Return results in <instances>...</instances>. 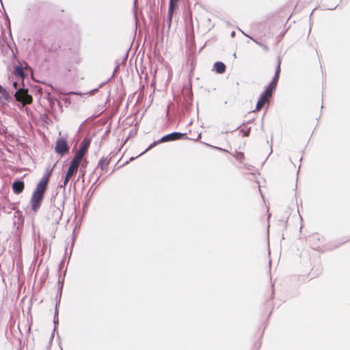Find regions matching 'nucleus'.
Listing matches in <instances>:
<instances>
[{
	"label": "nucleus",
	"mask_w": 350,
	"mask_h": 350,
	"mask_svg": "<svg viewBox=\"0 0 350 350\" xmlns=\"http://www.w3.org/2000/svg\"><path fill=\"white\" fill-rule=\"evenodd\" d=\"M178 0H170V5L168 9V20L170 22L172 21V15L174 9V3L178 1Z\"/></svg>",
	"instance_id": "16"
},
{
	"label": "nucleus",
	"mask_w": 350,
	"mask_h": 350,
	"mask_svg": "<svg viewBox=\"0 0 350 350\" xmlns=\"http://www.w3.org/2000/svg\"><path fill=\"white\" fill-rule=\"evenodd\" d=\"M78 168L79 167L70 164L66 172L67 177L71 178L74 174H75L77 172Z\"/></svg>",
	"instance_id": "15"
},
{
	"label": "nucleus",
	"mask_w": 350,
	"mask_h": 350,
	"mask_svg": "<svg viewBox=\"0 0 350 350\" xmlns=\"http://www.w3.org/2000/svg\"><path fill=\"white\" fill-rule=\"evenodd\" d=\"M215 148L217 149V150H219L221 151H223V152H228V150H225V149H223L221 148H219V147H215Z\"/></svg>",
	"instance_id": "22"
},
{
	"label": "nucleus",
	"mask_w": 350,
	"mask_h": 350,
	"mask_svg": "<svg viewBox=\"0 0 350 350\" xmlns=\"http://www.w3.org/2000/svg\"><path fill=\"white\" fill-rule=\"evenodd\" d=\"M10 333L16 338V340L21 342L19 336L21 335V329H9Z\"/></svg>",
	"instance_id": "17"
},
{
	"label": "nucleus",
	"mask_w": 350,
	"mask_h": 350,
	"mask_svg": "<svg viewBox=\"0 0 350 350\" xmlns=\"http://www.w3.org/2000/svg\"><path fill=\"white\" fill-rule=\"evenodd\" d=\"M64 279V277L62 278V275L59 276L58 283L59 284L60 291H62V289L63 288Z\"/></svg>",
	"instance_id": "20"
},
{
	"label": "nucleus",
	"mask_w": 350,
	"mask_h": 350,
	"mask_svg": "<svg viewBox=\"0 0 350 350\" xmlns=\"http://www.w3.org/2000/svg\"><path fill=\"white\" fill-rule=\"evenodd\" d=\"M280 72V61L278 62L276 70L275 75L271 81V83L267 85L268 88L275 90L277 86V83L279 79V75Z\"/></svg>",
	"instance_id": "8"
},
{
	"label": "nucleus",
	"mask_w": 350,
	"mask_h": 350,
	"mask_svg": "<svg viewBox=\"0 0 350 350\" xmlns=\"http://www.w3.org/2000/svg\"><path fill=\"white\" fill-rule=\"evenodd\" d=\"M214 69L218 74H222L226 70V66L221 62H217L214 64Z\"/></svg>",
	"instance_id": "11"
},
{
	"label": "nucleus",
	"mask_w": 350,
	"mask_h": 350,
	"mask_svg": "<svg viewBox=\"0 0 350 350\" xmlns=\"http://www.w3.org/2000/svg\"><path fill=\"white\" fill-rule=\"evenodd\" d=\"M185 135H186V133H179V132H173L172 133L167 134V135L162 137L157 142H154L152 144H150L146 149V150L144 152L150 150L152 148H153L154 146H156L159 143L177 140V139H180L181 137H183Z\"/></svg>",
	"instance_id": "1"
},
{
	"label": "nucleus",
	"mask_w": 350,
	"mask_h": 350,
	"mask_svg": "<svg viewBox=\"0 0 350 350\" xmlns=\"http://www.w3.org/2000/svg\"><path fill=\"white\" fill-rule=\"evenodd\" d=\"M107 165L108 161H107L106 159H102L99 161L98 166H100L102 170L104 168V167L107 166Z\"/></svg>",
	"instance_id": "19"
},
{
	"label": "nucleus",
	"mask_w": 350,
	"mask_h": 350,
	"mask_svg": "<svg viewBox=\"0 0 350 350\" xmlns=\"http://www.w3.org/2000/svg\"><path fill=\"white\" fill-rule=\"evenodd\" d=\"M10 98L8 91L0 85V102H5Z\"/></svg>",
	"instance_id": "13"
},
{
	"label": "nucleus",
	"mask_w": 350,
	"mask_h": 350,
	"mask_svg": "<svg viewBox=\"0 0 350 350\" xmlns=\"http://www.w3.org/2000/svg\"><path fill=\"white\" fill-rule=\"evenodd\" d=\"M30 330H31L30 329H27V332H29Z\"/></svg>",
	"instance_id": "29"
},
{
	"label": "nucleus",
	"mask_w": 350,
	"mask_h": 350,
	"mask_svg": "<svg viewBox=\"0 0 350 350\" xmlns=\"http://www.w3.org/2000/svg\"><path fill=\"white\" fill-rule=\"evenodd\" d=\"M50 175V172L48 173V174L45 175L42 178V179L39 181L38 183L36 189L34 190V192L43 194L44 193V191L46 189V186L49 182V176Z\"/></svg>",
	"instance_id": "6"
},
{
	"label": "nucleus",
	"mask_w": 350,
	"mask_h": 350,
	"mask_svg": "<svg viewBox=\"0 0 350 350\" xmlns=\"http://www.w3.org/2000/svg\"><path fill=\"white\" fill-rule=\"evenodd\" d=\"M55 331H56V329H53V333H52V335H51V337H52V338L53 337V336H54V333H55Z\"/></svg>",
	"instance_id": "23"
},
{
	"label": "nucleus",
	"mask_w": 350,
	"mask_h": 350,
	"mask_svg": "<svg viewBox=\"0 0 350 350\" xmlns=\"http://www.w3.org/2000/svg\"><path fill=\"white\" fill-rule=\"evenodd\" d=\"M5 335H6L7 336H8V329H6Z\"/></svg>",
	"instance_id": "25"
},
{
	"label": "nucleus",
	"mask_w": 350,
	"mask_h": 350,
	"mask_svg": "<svg viewBox=\"0 0 350 350\" xmlns=\"http://www.w3.org/2000/svg\"><path fill=\"white\" fill-rule=\"evenodd\" d=\"M14 74L16 77L19 78L20 79H23L25 77V72L23 66H16L14 68Z\"/></svg>",
	"instance_id": "12"
},
{
	"label": "nucleus",
	"mask_w": 350,
	"mask_h": 350,
	"mask_svg": "<svg viewBox=\"0 0 350 350\" xmlns=\"http://www.w3.org/2000/svg\"><path fill=\"white\" fill-rule=\"evenodd\" d=\"M51 216L49 217V219H51L52 222L58 223L62 219V211L55 206L51 207Z\"/></svg>",
	"instance_id": "7"
},
{
	"label": "nucleus",
	"mask_w": 350,
	"mask_h": 350,
	"mask_svg": "<svg viewBox=\"0 0 350 350\" xmlns=\"http://www.w3.org/2000/svg\"><path fill=\"white\" fill-rule=\"evenodd\" d=\"M83 156L76 152L74 157L72 158L70 164L79 167L80 162L81 161Z\"/></svg>",
	"instance_id": "14"
},
{
	"label": "nucleus",
	"mask_w": 350,
	"mask_h": 350,
	"mask_svg": "<svg viewBox=\"0 0 350 350\" xmlns=\"http://www.w3.org/2000/svg\"><path fill=\"white\" fill-rule=\"evenodd\" d=\"M24 182L22 180H16L12 184V189L14 193L19 194L24 189Z\"/></svg>",
	"instance_id": "9"
},
{
	"label": "nucleus",
	"mask_w": 350,
	"mask_h": 350,
	"mask_svg": "<svg viewBox=\"0 0 350 350\" xmlns=\"http://www.w3.org/2000/svg\"><path fill=\"white\" fill-rule=\"evenodd\" d=\"M254 40L256 44H258V45L262 46V44H261L260 42H257V41H256V40Z\"/></svg>",
	"instance_id": "24"
},
{
	"label": "nucleus",
	"mask_w": 350,
	"mask_h": 350,
	"mask_svg": "<svg viewBox=\"0 0 350 350\" xmlns=\"http://www.w3.org/2000/svg\"><path fill=\"white\" fill-rule=\"evenodd\" d=\"M14 86L15 87V88H16V82L14 83Z\"/></svg>",
	"instance_id": "26"
},
{
	"label": "nucleus",
	"mask_w": 350,
	"mask_h": 350,
	"mask_svg": "<svg viewBox=\"0 0 350 350\" xmlns=\"http://www.w3.org/2000/svg\"><path fill=\"white\" fill-rule=\"evenodd\" d=\"M55 152L61 156L64 155L69 150V147L67 144L66 139L64 138H59L55 146Z\"/></svg>",
	"instance_id": "4"
},
{
	"label": "nucleus",
	"mask_w": 350,
	"mask_h": 350,
	"mask_svg": "<svg viewBox=\"0 0 350 350\" xmlns=\"http://www.w3.org/2000/svg\"><path fill=\"white\" fill-rule=\"evenodd\" d=\"M336 7H334V8H329V10H334Z\"/></svg>",
	"instance_id": "28"
},
{
	"label": "nucleus",
	"mask_w": 350,
	"mask_h": 350,
	"mask_svg": "<svg viewBox=\"0 0 350 350\" xmlns=\"http://www.w3.org/2000/svg\"><path fill=\"white\" fill-rule=\"evenodd\" d=\"M273 91L274 90L268 88L267 86L266 87L265 92L260 95V96L257 102V104L256 106V109L257 111L260 110L262 108V107L265 105V104L269 101L270 98L272 96V94H273Z\"/></svg>",
	"instance_id": "2"
},
{
	"label": "nucleus",
	"mask_w": 350,
	"mask_h": 350,
	"mask_svg": "<svg viewBox=\"0 0 350 350\" xmlns=\"http://www.w3.org/2000/svg\"><path fill=\"white\" fill-rule=\"evenodd\" d=\"M244 166H245L246 168L249 169V168L247 167V164H244Z\"/></svg>",
	"instance_id": "27"
},
{
	"label": "nucleus",
	"mask_w": 350,
	"mask_h": 350,
	"mask_svg": "<svg viewBox=\"0 0 350 350\" xmlns=\"http://www.w3.org/2000/svg\"><path fill=\"white\" fill-rule=\"evenodd\" d=\"M44 195L36 192L33 193L31 198V209L34 212H37L40 207L41 202L43 199Z\"/></svg>",
	"instance_id": "5"
},
{
	"label": "nucleus",
	"mask_w": 350,
	"mask_h": 350,
	"mask_svg": "<svg viewBox=\"0 0 350 350\" xmlns=\"http://www.w3.org/2000/svg\"><path fill=\"white\" fill-rule=\"evenodd\" d=\"M70 178V177H67V175L66 174L64 183L62 185H60V187H65Z\"/></svg>",
	"instance_id": "21"
},
{
	"label": "nucleus",
	"mask_w": 350,
	"mask_h": 350,
	"mask_svg": "<svg viewBox=\"0 0 350 350\" xmlns=\"http://www.w3.org/2000/svg\"><path fill=\"white\" fill-rule=\"evenodd\" d=\"M90 139H84L81 145H80V148L79 149V150L77 152V153L84 156L85 154L86 153L88 149V147L90 146Z\"/></svg>",
	"instance_id": "10"
},
{
	"label": "nucleus",
	"mask_w": 350,
	"mask_h": 350,
	"mask_svg": "<svg viewBox=\"0 0 350 350\" xmlns=\"http://www.w3.org/2000/svg\"><path fill=\"white\" fill-rule=\"evenodd\" d=\"M237 161L242 163L245 159L244 154L241 152H236L232 154Z\"/></svg>",
	"instance_id": "18"
},
{
	"label": "nucleus",
	"mask_w": 350,
	"mask_h": 350,
	"mask_svg": "<svg viewBox=\"0 0 350 350\" xmlns=\"http://www.w3.org/2000/svg\"><path fill=\"white\" fill-rule=\"evenodd\" d=\"M14 96L16 100L23 103V106L26 104H30L33 100L32 96L27 93V91L23 89L18 90Z\"/></svg>",
	"instance_id": "3"
}]
</instances>
